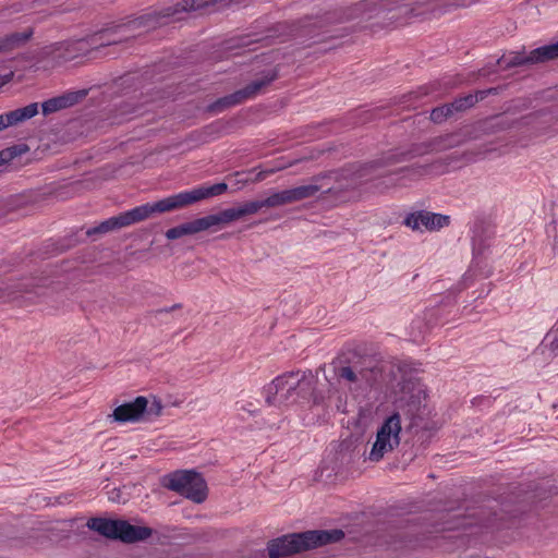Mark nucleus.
<instances>
[{"label": "nucleus", "instance_id": "ddd939ff", "mask_svg": "<svg viewBox=\"0 0 558 558\" xmlns=\"http://www.w3.org/2000/svg\"><path fill=\"white\" fill-rule=\"evenodd\" d=\"M409 428L413 436L411 441H405L401 448V459L404 463H410L423 454L435 432L434 423L427 420L420 422V426L412 427L410 424Z\"/></svg>", "mask_w": 558, "mask_h": 558}, {"label": "nucleus", "instance_id": "4be33fe9", "mask_svg": "<svg viewBox=\"0 0 558 558\" xmlns=\"http://www.w3.org/2000/svg\"><path fill=\"white\" fill-rule=\"evenodd\" d=\"M278 70L271 69L262 73V76L257 80L252 81L245 87L238 89L243 102L247 99L257 96L262 89L268 86L271 82L278 78Z\"/></svg>", "mask_w": 558, "mask_h": 558}, {"label": "nucleus", "instance_id": "72a5a7b5", "mask_svg": "<svg viewBox=\"0 0 558 558\" xmlns=\"http://www.w3.org/2000/svg\"><path fill=\"white\" fill-rule=\"evenodd\" d=\"M275 170L274 169H270V170H265V171H260L258 172V174L256 175V180L257 181H263L267 178L268 174H271L274 173Z\"/></svg>", "mask_w": 558, "mask_h": 558}, {"label": "nucleus", "instance_id": "aec40b11", "mask_svg": "<svg viewBox=\"0 0 558 558\" xmlns=\"http://www.w3.org/2000/svg\"><path fill=\"white\" fill-rule=\"evenodd\" d=\"M87 95L86 89L81 90H70L60 96L52 97L41 104V110L44 116H49L57 111L70 108L81 100H83Z\"/></svg>", "mask_w": 558, "mask_h": 558}, {"label": "nucleus", "instance_id": "393cba45", "mask_svg": "<svg viewBox=\"0 0 558 558\" xmlns=\"http://www.w3.org/2000/svg\"><path fill=\"white\" fill-rule=\"evenodd\" d=\"M242 102L243 100L239 90H235L234 93L220 97L214 102L209 104L206 110L210 113H220L231 107L241 105Z\"/></svg>", "mask_w": 558, "mask_h": 558}, {"label": "nucleus", "instance_id": "1a4fd4ad", "mask_svg": "<svg viewBox=\"0 0 558 558\" xmlns=\"http://www.w3.org/2000/svg\"><path fill=\"white\" fill-rule=\"evenodd\" d=\"M162 485L196 504H202L207 498L206 481L194 470L172 472L163 477Z\"/></svg>", "mask_w": 558, "mask_h": 558}, {"label": "nucleus", "instance_id": "bb28decb", "mask_svg": "<svg viewBox=\"0 0 558 558\" xmlns=\"http://www.w3.org/2000/svg\"><path fill=\"white\" fill-rule=\"evenodd\" d=\"M336 375L339 379H343L357 388L366 386V378H361L359 369H352L344 363L336 367Z\"/></svg>", "mask_w": 558, "mask_h": 558}, {"label": "nucleus", "instance_id": "ea45409f", "mask_svg": "<svg viewBox=\"0 0 558 558\" xmlns=\"http://www.w3.org/2000/svg\"><path fill=\"white\" fill-rule=\"evenodd\" d=\"M389 183H390V185H396L397 184V182H396V180L393 178L389 179Z\"/></svg>", "mask_w": 558, "mask_h": 558}, {"label": "nucleus", "instance_id": "5701e85b", "mask_svg": "<svg viewBox=\"0 0 558 558\" xmlns=\"http://www.w3.org/2000/svg\"><path fill=\"white\" fill-rule=\"evenodd\" d=\"M38 113V104L33 102L23 108H17L5 112L2 114L4 118L5 129L11 125H16L22 123L31 118L35 117Z\"/></svg>", "mask_w": 558, "mask_h": 558}, {"label": "nucleus", "instance_id": "412c9836", "mask_svg": "<svg viewBox=\"0 0 558 558\" xmlns=\"http://www.w3.org/2000/svg\"><path fill=\"white\" fill-rule=\"evenodd\" d=\"M460 159H465L466 162H470V161L474 160V154L466 151L461 156L450 155L449 157H447L445 159L444 165L448 166V165L452 163L453 161H458ZM436 166H442V161L438 160V161H435L433 163H427V165H413L410 167H404V168L399 169L397 174L402 173L403 175L401 178H405V177H409L411 179L420 178V177H423L424 174L428 173L429 170Z\"/></svg>", "mask_w": 558, "mask_h": 558}, {"label": "nucleus", "instance_id": "0eeeda50", "mask_svg": "<svg viewBox=\"0 0 558 558\" xmlns=\"http://www.w3.org/2000/svg\"><path fill=\"white\" fill-rule=\"evenodd\" d=\"M425 400V387L418 379H403L400 397L396 401V412L407 416L412 427L420 426V422L426 420L427 415Z\"/></svg>", "mask_w": 558, "mask_h": 558}, {"label": "nucleus", "instance_id": "a878e982", "mask_svg": "<svg viewBox=\"0 0 558 558\" xmlns=\"http://www.w3.org/2000/svg\"><path fill=\"white\" fill-rule=\"evenodd\" d=\"M486 129L492 132L506 131L509 129H522V125L518 122V119H512L507 114H497L489 118L486 121Z\"/></svg>", "mask_w": 558, "mask_h": 558}, {"label": "nucleus", "instance_id": "cd10ccee", "mask_svg": "<svg viewBox=\"0 0 558 558\" xmlns=\"http://www.w3.org/2000/svg\"><path fill=\"white\" fill-rule=\"evenodd\" d=\"M28 149L26 144H17L0 150V167L25 154Z\"/></svg>", "mask_w": 558, "mask_h": 558}, {"label": "nucleus", "instance_id": "c756f323", "mask_svg": "<svg viewBox=\"0 0 558 558\" xmlns=\"http://www.w3.org/2000/svg\"><path fill=\"white\" fill-rule=\"evenodd\" d=\"M453 114V111L452 109L450 108V106L448 104L441 106V107H436L434 108L432 111H430V120L434 122V123H441L444 122L447 118L451 117Z\"/></svg>", "mask_w": 558, "mask_h": 558}, {"label": "nucleus", "instance_id": "9b49d317", "mask_svg": "<svg viewBox=\"0 0 558 558\" xmlns=\"http://www.w3.org/2000/svg\"><path fill=\"white\" fill-rule=\"evenodd\" d=\"M557 58L558 40L556 43L535 48L530 52H525L524 50H522L504 53L497 60V64L502 70H508L517 66H531L539 63H545Z\"/></svg>", "mask_w": 558, "mask_h": 558}, {"label": "nucleus", "instance_id": "4c0bfd02", "mask_svg": "<svg viewBox=\"0 0 558 558\" xmlns=\"http://www.w3.org/2000/svg\"><path fill=\"white\" fill-rule=\"evenodd\" d=\"M4 129H5L4 118L2 117V114H0V131H2Z\"/></svg>", "mask_w": 558, "mask_h": 558}, {"label": "nucleus", "instance_id": "a211bd4d", "mask_svg": "<svg viewBox=\"0 0 558 558\" xmlns=\"http://www.w3.org/2000/svg\"><path fill=\"white\" fill-rule=\"evenodd\" d=\"M504 512L497 500H488L487 504L480 506L468 514V517L473 520V522L469 524L495 527L498 521L505 520Z\"/></svg>", "mask_w": 558, "mask_h": 558}, {"label": "nucleus", "instance_id": "6e6552de", "mask_svg": "<svg viewBox=\"0 0 558 558\" xmlns=\"http://www.w3.org/2000/svg\"><path fill=\"white\" fill-rule=\"evenodd\" d=\"M86 525L107 538L119 539L126 544L145 541L153 535V529L132 525L125 520L92 518Z\"/></svg>", "mask_w": 558, "mask_h": 558}, {"label": "nucleus", "instance_id": "dca6fc26", "mask_svg": "<svg viewBox=\"0 0 558 558\" xmlns=\"http://www.w3.org/2000/svg\"><path fill=\"white\" fill-rule=\"evenodd\" d=\"M398 9L402 16H417L421 12H417L416 8L412 3H399L398 0H362L355 3L353 12L349 17H356L360 13L371 12L375 10H387L392 11Z\"/></svg>", "mask_w": 558, "mask_h": 558}, {"label": "nucleus", "instance_id": "9d476101", "mask_svg": "<svg viewBox=\"0 0 558 558\" xmlns=\"http://www.w3.org/2000/svg\"><path fill=\"white\" fill-rule=\"evenodd\" d=\"M402 430L400 413L393 412L379 426L376 433V440L368 453V459L373 462L380 461L387 453L392 452L400 445V434Z\"/></svg>", "mask_w": 558, "mask_h": 558}, {"label": "nucleus", "instance_id": "f03ea898", "mask_svg": "<svg viewBox=\"0 0 558 558\" xmlns=\"http://www.w3.org/2000/svg\"><path fill=\"white\" fill-rule=\"evenodd\" d=\"M228 185L223 182L210 186H199L192 191L181 192L155 203H146L131 210L121 213L117 216L100 222L86 231L87 236L105 234L133 223L143 221L156 213H166L190 206L196 202L218 196L225 193Z\"/></svg>", "mask_w": 558, "mask_h": 558}, {"label": "nucleus", "instance_id": "423d86ee", "mask_svg": "<svg viewBox=\"0 0 558 558\" xmlns=\"http://www.w3.org/2000/svg\"><path fill=\"white\" fill-rule=\"evenodd\" d=\"M319 190L320 187L317 184L301 185L272 193L267 198L262 201L246 202L241 206L231 207L230 210L233 220L235 221L245 216L254 215L264 207L275 208L314 197L319 192Z\"/></svg>", "mask_w": 558, "mask_h": 558}, {"label": "nucleus", "instance_id": "20e7f679", "mask_svg": "<svg viewBox=\"0 0 558 558\" xmlns=\"http://www.w3.org/2000/svg\"><path fill=\"white\" fill-rule=\"evenodd\" d=\"M468 137L462 132L448 133L430 138L424 143L413 144L408 150L397 154H391L385 158L373 160L369 162L361 163L356 167L354 175L357 179H363L378 168L409 161L417 156H424L430 153H440L447 149L458 147L465 143Z\"/></svg>", "mask_w": 558, "mask_h": 558}, {"label": "nucleus", "instance_id": "f704fd0d", "mask_svg": "<svg viewBox=\"0 0 558 558\" xmlns=\"http://www.w3.org/2000/svg\"><path fill=\"white\" fill-rule=\"evenodd\" d=\"M471 95L472 96H476L477 97V102H478L480 100H483V99L486 98L487 92H486V89H483V90H477V92H475V94H471Z\"/></svg>", "mask_w": 558, "mask_h": 558}, {"label": "nucleus", "instance_id": "e433bc0d", "mask_svg": "<svg viewBox=\"0 0 558 558\" xmlns=\"http://www.w3.org/2000/svg\"><path fill=\"white\" fill-rule=\"evenodd\" d=\"M486 92H487V95H489V94L496 95L498 93V89L495 87H492V88L486 89Z\"/></svg>", "mask_w": 558, "mask_h": 558}, {"label": "nucleus", "instance_id": "7c9ffc66", "mask_svg": "<svg viewBox=\"0 0 558 558\" xmlns=\"http://www.w3.org/2000/svg\"><path fill=\"white\" fill-rule=\"evenodd\" d=\"M550 340L549 349L555 354L558 355V327L555 330H551L547 337Z\"/></svg>", "mask_w": 558, "mask_h": 558}, {"label": "nucleus", "instance_id": "4468645a", "mask_svg": "<svg viewBox=\"0 0 558 558\" xmlns=\"http://www.w3.org/2000/svg\"><path fill=\"white\" fill-rule=\"evenodd\" d=\"M518 122L522 129L529 128L536 134L558 132V112L554 107L531 112L518 119Z\"/></svg>", "mask_w": 558, "mask_h": 558}, {"label": "nucleus", "instance_id": "c85d7f7f", "mask_svg": "<svg viewBox=\"0 0 558 558\" xmlns=\"http://www.w3.org/2000/svg\"><path fill=\"white\" fill-rule=\"evenodd\" d=\"M477 102V97L472 95H466L464 97L457 98L454 101L448 104L450 108L454 112L464 111L471 107H473Z\"/></svg>", "mask_w": 558, "mask_h": 558}, {"label": "nucleus", "instance_id": "2eb2a0df", "mask_svg": "<svg viewBox=\"0 0 558 558\" xmlns=\"http://www.w3.org/2000/svg\"><path fill=\"white\" fill-rule=\"evenodd\" d=\"M403 223L414 231H422L423 228L427 231H438L450 225V216L427 210H417L409 214L404 218Z\"/></svg>", "mask_w": 558, "mask_h": 558}, {"label": "nucleus", "instance_id": "f3484780", "mask_svg": "<svg viewBox=\"0 0 558 558\" xmlns=\"http://www.w3.org/2000/svg\"><path fill=\"white\" fill-rule=\"evenodd\" d=\"M342 363L347 364L352 369H359L361 378H366V386H373L377 383L380 369L372 357H362L355 352H350L349 355L339 359V364Z\"/></svg>", "mask_w": 558, "mask_h": 558}, {"label": "nucleus", "instance_id": "f8f14e48", "mask_svg": "<svg viewBox=\"0 0 558 558\" xmlns=\"http://www.w3.org/2000/svg\"><path fill=\"white\" fill-rule=\"evenodd\" d=\"M234 221L230 208L221 210L218 214L208 215L195 220L179 225L166 231L168 240H177L184 235H191L205 231L215 226L227 225Z\"/></svg>", "mask_w": 558, "mask_h": 558}, {"label": "nucleus", "instance_id": "f257e3e1", "mask_svg": "<svg viewBox=\"0 0 558 558\" xmlns=\"http://www.w3.org/2000/svg\"><path fill=\"white\" fill-rule=\"evenodd\" d=\"M218 3L222 5L241 4L244 3V0H180L159 11H154L130 20L126 23L101 29L89 37L73 43L71 47L78 54H84L92 50L117 46L131 38H135L140 34L136 33L140 28L153 29L170 21L181 20V14L185 12L197 11Z\"/></svg>", "mask_w": 558, "mask_h": 558}, {"label": "nucleus", "instance_id": "473e14b6", "mask_svg": "<svg viewBox=\"0 0 558 558\" xmlns=\"http://www.w3.org/2000/svg\"><path fill=\"white\" fill-rule=\"evenodd\" d=\"M109 500L112 502H124L125 499L122 498L121 489L114 488L109 493Z\"/></svg>", "mask_w": 558, "mask_h": 558}, {"label": "nucleus", "instance_id": "7ed1b4c3", "mask_svg": "<svg viewBox=\"0 0 558 558\" xmlns=\"http://www.w3.org/2000/svg\"><path fill=\"white\" fill-rule=\"evenodd\" d=\"M315 390V380L308 372H287L277 376L265 389L268 405L288 407L311 400Z\"/></svg>", "mask_w": 558, "mask_h": 558}, {"label": "nucleus", "instance_id": "6ab92c4d", "mask_svg": "<svg viewBox=\"0 0 558 558\" xmlns=\"http://www.w3.org/2000/svg\"><path fill=\"white\" fill-rule=\"evenodd\" d=\"M147 410V398L140 396L132 402L117 407L112 413L113 420L119 423L138 422Z\"/></svg>", "mask_w": 558, "mask_h": 558}, {"label": "nucleus", "instance_id": "2f4dec72", "mask_svg": "<svg viewBox=\"0 0 558 558\" xmlns=\"http://www.w3.org/2000/svg\"><path fill=\"white\" fill-rule=\"evenodd\" d=\"M162 409L163 405L161 401L155 399L149 407L147 405V410L145 413H147L148 415L160 416L162 413Z\"/></svg>", "mask_w": 558, "mask_h": 558}, {"label": "nucleus", "instance_id": "b1692460", "mask_svg": "<svg viewBox=\"0 0 558 558\" xmlns=\"http://www.w3.org/2000/svg\"><path fill=\"white\" fill-rule=\"evenodd\" d=\"M33 36V28H27L24 32H15L4 36L0 39V53L10 52L16 48L25 45Z\"/></svg>", "mask_w": 558, "mask_h": 558}, {"label": "nucleus", "instance_id": "58836bf2", "mask_svg": "<svg viewBox=\"0 0 558 558\" xmlns=\"http://www.w3.org/2000/svg\"><path fill=\"white\" fill-rule=\"evenodd\" d=\"M20 291L28 292L29 291L28 286H26V284L21 286Z\"/></svg>", "mask_w": 558, "mask_h": 558}, {"label": "nucleus", "instance_id": "c9c22d12", "mask_svg": "<svg viewBox=\"0 0 558 558\" xmlns=\"http://www.w3.org/2000/svg\"><path fill=\"white\" fill-rule=\"evenodd\" d=\"M181 307H182V305L178 303V304L172 305L171 307L162 308V310H160L159 312H160V313H163V312H165V313H169V312H171V311L179 310V308H181Z\"/></svg>", "mask_w": 558, "mask_h": 558}, {"label": "nucleus", "instance_id": "39448f33", "mask_svg": "<svg viewBox=\"0 0 558 558\" xmlns=\"http://www.w3.org/2000/svg\"><path fill=\"white\" fill-rule=\"evenodd\" d=\"M344 537L342 530H312L292 533L274 538L267 543L269 558H282L323 545L332 544Z\"/></svg>", "mask_w": 558, "mask_h": 558}]
</instances>
